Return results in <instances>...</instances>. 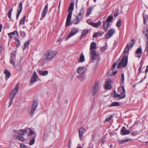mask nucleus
<instances>
[{
    "label": "nucleus",
    "mask_w": 148,
    "mask_h": 148,
    "mask_svg": "<svg viewBox=\"0 0 148 148\" xmlns=\"http://www.w3.org/2000/svg\"><path fill=\"white\" fill-rule=\"evenodd\" d=\"M146 33L145 34V36L146 37V39H148V25L146 24Z\"/></svg>",
    "instance_id": "a18cd8bd"
},
{
    "label": "nucleus",
    "mask_w": 148,
    "mask_h": 148,
    "mask_svg": "<svg viewBox=\"0 0 148 148\" xmlns=\"http://www.w3.org/2000/svg\"><path fill=\"white\" fill-rule=\"evenodd\" d=\"M19 84H17L14 89L12 90L11 92V95H16L17 93L19 91Z\"/></svg>",
    "instance_id": "412c9836"
},
{
    "label": "nucleus",
    "mask_w": 148,
    "mask_h": 148,
    "mask_svg": "<svg viewBox=\"0 0 148 148\" xmlns=\"http://www.w3.org/2000/svg\"><path fill=\"white\" fill-rule=\"evenodd\" d=\"M84 8L82 7L81 8L80 10V12L82 14V15H83L84 14Z\"/></svg>",
    "instance_id": "603ef678"
},
{
    "label": "nucleus",
    "mask_w": 148,
    "mask_h": 148,
    "mask_svg": "<svg viewBox=\"0 0 148 148\" xmlns=\"http://www.w3.org/2000/svg\"><path fill=\"white\" fill-rule=\"evenodd\" d=\"M117 72V71H116L114 72H113L111 74H110L109 71H108V73H109V75H108V76L111 75H113L114 76L116 74Z\"/></svg>",
    "instance_id": "13d9d810"
},
{
    "label": "nucleus",
    "mask_w": 148,
    "mask_h": 148,
    "mask_svg": "<svg viewBox=\"0 0 148 148\" xmlns=\"http://www.w3.org/2000/svg\"><path fill=\"white\" fill-rule=\"evenodd\" d=\"M93 7H90L87 9L86 13V16H88L91 14V11L93 10Z\"/></svg>",
    "instance_id": "c756f323"
},
{
    "label": "nucleus",
    "mask_w": 148,
    "mask_h": 148,
    "mask_svg": "<svg viewBox=\"0 0 148 148\" xmlns=\"http://www.w3.org/2000/svg\"><path fill=\"white\" fill-rule=\"evenodd\" d=\"M117 63L116 62H114L113 65H112V69H111L110 70V71H113V69H114L115 67V66H116V65H117Z\"/></svg>",
    "instance_id": "864d4df0"
},
{
    "label": "nucleus",
    "mask_w": 148,
    "mask_h": 148,
    "mask_svg": "<svg viewBox=\"0 0 148 148\" xmlns=\"http://www.w3.org/2000/svg\"><path fill=\"white\" fill-rule=\"evenodd\" d=\"M12 8L9 9V10L8 11V17L10 19L11 18V12H12Z\"/></svg>",
    "instance_id": "49530a36"
},
{
    "label": "nucleus",
    "mask_w": 148,
    "mask_h": 148,
    "mask_svg": "<svg viewBox=\"0 0 148 148\" xmlns=\"http://www.w3.org/2000/svg\"><path fill=\"white\" fill-rule=\"evenodd\" d=\"M121 19H119L117 21L116 26L118 27H120L121 26Z\"/></svg>",
    "instance_id": "37998d69"
},
{
    "label": "nucleus",
    "mask_w": 148,
    "mask_h": 148,
    "mask_svg": "<svg viewBox=\"0 0 148 148\" xmlns=\"http://www.w3.org/2000/svg\"><path fill=\"white\" fill-rule=\"evenodd\" d=\"M129 141V140L128 139H127L124 140H119L118 141L120 144H122L125 143Z\"/></svg>",
    "instance_id": "e433bc0d"
},
{
    "label": "nucleus",
    "mask_w": 148,
    "mask_h": 148,
    "mask_svg": "<svg viewBox=\"0 0 148 148\" xmlns=\"http://www.w3.org/2000/svg\"><path fill=\"white\" fill-rule=\"evenodd\" d=\"M22 9V3L21 2L20 3L18 10L17 14L16 16V19L18 20V17H19L20 13H21Z\"/></svg>",
    "instance_id": "f3484780"
},
{
    "label": "nucleus",
    "mask_w": 148,
    "mask_h": 148,
    "mask_svg": "<svg viewBox=\"0 0 148 148\" xmlns=\"http://www.w3.org/2000/svg\"><path fill=\"white\" fill-rule=\"evenodd\" d=\"M105 138H103L102 139L101 142L103 144L104 142Z\"/></svg>",
    "instance_id": "774afa93"
},
{
    "label": "nucleus",
    "mask_w": 148,
    "mask_h": 148,
    "mask_svg": "<svg viewBox=\"0 0 148 148\" xmlns=\"http://www.w3.org/2000/svg\"><path fill=\"white\" fill-rule=\"evenodd\" d=\"M15 95H10V100L12 101H13V99L14 98Z\"/></svg>",
    "instance_id": "5fc2aeb1"
},
{
    "label": "nucleus",
    "mask_w": 148,
    "mask_h": 148,
    "mask_svg": "<svg viewBox=\"0 0 148 148\" xmlns=\"http://www.w3.org/2000/svg\"><path fill=\"white\" fill-rule=\"evenodd\" d=\"M29 41L30 40H28L25 42L24 45V48H23V50L25 49L26 47H28L29 44Z\"/></svg>",
    "instance_id": "c9c22d12"
},
{
    "label": "nucleus",
    "mask_w": 148,
    "mask_h": 148,
    "mask_svg": "<svg viewBox=\"0 0 148 148\" xmlns=\"http://www.w3.org/2000/svg\"><path fill=\"white\" fill-rule=\"evenodd\" d=\"M13 103V101H10V103L9 104V107H10L11 105Z\"/></svg>",
    "instance_id": "69168bd1"
},
{
    "label": "nucleus",
    "mask_w": 148,
    "mask_h": 148,
    "mask_svg": "<svg viewBox=\"0 0 148 148\" xmlns=\"http://www.w3.org/2000/svg\"><path fill=\"white\" fill-rule=\"evenodd\" d=\"M147 42H146V47L144 51L145 52H146L147 56H148V39H147Z\"/></svg>",
    "instance_id": "72a5a7b5"
},
{
    "label": "nucleus",
    "mask_w": 148,
    "mask_h": 148,
    "mask_svg": "<svg viewBox=\"0 0 148 148\" xmlns=\"http://www.w3.org/2000/svg\"><path fill=\"white\" fill-rule=\"evenodd\" d=\"M15 43L16 44L17 47H18L19 46L20 43V41L17 37H15Z\"/></svg>",
    "instance_id": "a19ab883"
},
{
    "label": "nucleus",
    "mask_w": 148,
    "mask_h": 148,
    "mask_svg": "<svg viewBox=\"0 0 148 148\" xmlns=\"http://www.w3.org/2000/svg\"><path fill=\"white\" fill-rule=\"evenodd\" d=\"M142 16L143 18V23L144 25H146L148 21V14L146 13L145 10H144L143 11L142 14Z\"/></svg>",
    "instance_id": "ddd939ff"
},
{
    "label": "nucleus",
    "mask_w": 148,
    "mask_h": 148,
    "mask_svg": "<svg viewBox=\"0 0 148 148\" xmlns=\"http://www.w3.org/2000/svg\"><path fill=\"white\" fill-rule=\"evenodd\" d=\"M142 49L141 48H138L135 52V57L138 58H140L141 57V55L140 54L142 52Z\"/></svg>",
    "instance_id": "aec40b11"
},
{
    "label": "nucleus",
    "mask_w": 148,
    "mask_h": 148,
    "mask_svg": "<svg viewBox=\"0 0 148 148\" xmlns=\"http://www.w3.org/2000/svg\"><path fill=\"white\" fill-rule=\"evenodd\" d=\"M98 36H101L102 35L105 33V32H98Z\"/></svg>",
    "instance_id": "680f3d73"
},
{
    "label": "nucleus",
    "mask_w": 148,
    "mask_h": 148,
    "mask_svg": "<svg viewBox=\"0 0 148 148\" xmlns=\"http://www.w3.org/2000/svg\"><path fill=\"white\" fill-rule=\"evenodd\" d=\"M80 21V18H78V16H77L76 18L73 19L72 23H73L75 24H77L79 23Z\"/></svg>",
    "instance_id": "7c9ffc66"
},
{
    "label": "nucleus",
    "mask_w": 148,
    "mask_h": 148,
    "mask_svg": "<svg viewBox=\"0 0 148 148\" xmlns=\"http://www.w3.org/2000/svg\"><path fill=\"white\" fill-rule=\"evenodd\" d=\"M38 76L36 74V73L35 71H34V73L33 75V76L31 78V80L30 81L31 84L36 82L37 81V79L38 78Z\"/></svg>",
    "instance_id": "a211bd4d"
},
{
    "label": "nucleus",
    "mask_w": 148,
    "mask_h": 148,
    "mask_svg": "<svg viewBox=\"0 0 148 148\" xmlns=\"http://www.w3.org/2000/svg\"><path fill=\"white\" fill-rule=\"evenodd\" d=\"M96 48V44L95 43L92 42L91 43V45H90V51H92V49H95Z\"/></svg>",
    "instance_id": "473e14b6"
},
{
    "label": "nucleus",
    "mask_w": 148,
    "mask_h": 148,
    "mask_svg": "<svg viewBox=\"0 0 148 148\" xmlns=\"http://www.w3.org/2000/svg\"><path fill=\"white\" fill-rule=\"evenodd\" d=\"M88 32H89V29H84L80 37V39H82L83 36L86 35L88 34Z\"/></svg>",
    "instance_id": "cd10ccee"
},
{
    "label": "nucleus",
    "mask_w": 148,
    "mask_h": 148,
    "mask_svg": "<svg viewBox=\"0 0 148 148\" xmlns=\"http://www.w3.org/2000/svg\"><path fill=\"white\" fill-rule=\"evenodd\" d=\"M129 50V44H128L127 45L126 47H125L124 50V53H126Z\"/></svg>",
    "instance_id": "c03bdc74"
},
{
    "label": "nucleus",
    "mask_w": 148,
    "mask_h": 148,
    "mask_svg": "<svg viewBox=\"0 0 148 148\" xmlns=\"http://www.w3.org/2000/svg\"><path fill=\"white\" fill-rule=\"evenodd\" d=\"M13 138L15 139H17L18 140H20L21 142H24L25 140V139L22 136L13 135Z\"/></svg>",
    "instance_id": "b1692460"
},
{
    "label": "nucleus",
    "mask_w": 148,
    "mask_h": 148,
    "mask_svg": "<svg viewBox=\"0 0 148 148\" xmlns=\"http://www.w3.org/2000/svg\"><path fill=\"white\" fill-rule=\"evenodd\" d=\"M115 30L113 29H110L108 32V34H106L105 35V38L106 39H109L112 36L114 33H115Z\"/></svg>",
    "instance_id": "2eb2a0df"
},
{
    "label": "nucleus",
    "mask_w": 148,
    "mask_h": 148,
    "mask_svg": "<svg viewBox=\"0 0 148 148\" xmlns=\"http://www.w3.org/2000/svg\"><path fill=\"white\" fill-rule=\"evenodd\" d=\"M38 103L36 100L34 99L33 102L32 107V110L29 113V114L31 117H32L34 115V112L36 110L38 106Z\"/></svg>",
    "instance_id": "39448f33"
},
{
    "label": "nucleus",
    "mask_w": 148,
    "mask_h": 148,
    "mask_svg": "<svg viewBox=\"0 0 148 148\" xmlns=\"http://www.w3.org/2000/svg\"><path fill=\"white\" fill-rule=\"evenodd\" d=\"M24 131L25 134H26L28 136H29L31 135L34 134V132L30 129L27 128Z\"/></svg>",
    "instance_id": "4be33fe9"
},
{
    "label": "nucleus",
    "mask_w": 148,
    "mask_h": 148,
    "mask_svg": "<svg viewBox=\"0 0 148 148\" xmlns=\"http://www.w3.org/2000/svg\"><path fill=\"white\" fill-rule=\"evenodd\" d=\"M36 137V136L34 135L33 138L30 140L29 145H33L35 142V138Z\"/></svg>",
    "instance_id": "58836bf2"
},
{
    "label": "nucleus",
    "mask_w": 148,
    "mask_h": 148,
    "mask_svg": "<svg viewBox=\"0 0 148 148\" xmlns=\"http://www.w3.org/2000/svg\"><path fill=\"white\" fill-rule=\"evenodd\" d=\"M98 83H95L92 87L91 91L92 94L93 95H95L97 92L98 90Z\"/></svg>",
    "instance_id": "423d86ee"
},
{
    "label": "nucleus",
    "mask_w": 148,
    "mask_h": 148,
    "mask_svg": "<svg viewBox=\"0 0 148 148\" xmlns=\"http://www.w3.org/2000/svg\"><path fill=\"white\" fill-rule=\"evenodd\" d=\"M58 53V52L55 50L48 49L46 50L43 56L42 59L44 61H51L56 57Z\"/></svg>",
    "instance_id": "f257e3e1"
},
{
    "label": "nucleus",
    "mask_w": 148,
    "mask_h": 148,
    "mask_svg": "<svg viewBox=\"0 0 148 148\" xmlns=\"http://www.w3.org/2000/svg\"><path fill=\"white\" fill-rule=\"evenodd\" d=\"M19 33L20 34V35L22 37H25L26 36V34L25 32L23 31H20L19 32Z\"/></svg>",
    "instance_id": "de8ad7c7"
},
{
    "label": "nucleus",
    "mask_w": 148,
    "mask_h": 148,
    "mask_svg": "<svg viewBox=\"0 0 148 148\" xmlns=\"http://www.w3.org/2000/svg\"><path fill=\"white\" fill-rule=\"evenodd\" d=\"M120 106V103L118 102H112L109 106L108 107H118Z\"/></svg>",
    "instance_id": "bb28decb"
},
{
    "label": "nucleus",
    "mask_w": 148,
    "mask_h": 148,
    "mask_svg": "<svg viewBox=\"0 0 148 148\" xmlns=\"http://www.w3.org/2000/svg\"><path fill=\"white\" fill-rule=\"evenodd\" d=\"M48 4H46L42 12V16L40 18V20H42L45 16L48 10Z\"/></svg>",
    "instance_id": "f8f14e48"
},
{
    "label": "nucleus",
    "mask_w": 148,
    "mask_h": 148,
    "mask_svg": "<svg viewBox=\"0 0 148 148\" xmlns=\"http://www.w3.org/2000/svg\"><path fill=\"white\" fill-rule=\"evenodd\" d=\"M132 43H130V48H132V47L134 46V42H135V40L134 39H132Z\"/></svg>",
    "instance_id": "8fccbe9b"
},
{
    "label": "nucleus",
    "mask_w": 148,
    "mask_h": 148,
    "mask_svg": "<svg viewBox=\"0 0 148 148\" xmlns=\"http://www.w3.org/2000/svg\"><path fill=\"white\" fill-rule=\"evenodd\" d=\"M113 19V17L111 15L109 16L106 20V21L110 23L111 22Z\"/></svg>",
    "instance_id": "f704fd0d"
},
{
    "label": "nucleus",
    "mask_w": 148,
    "mask_h": 148,
    "mask_svg": "<svg viewBox=\"0 0 148 148\" xmlns=\"http://www.w3.org/2000/svg\"><path fill=\"white\" fill-rule=\"evenodd\" d=\"M79 32V29L77 28H74L71 31L69 34L68 36L66 38L67 40L69 38L75 35L76 34Z\"/></svg>",
    "instance_id": "9b49d317"
},
{
    "label": "nucleus",
    "mask_w": 148,
    "mask_h": 148,
    "mask_svg": "<svg viewBox=\"0 0 148 148\" xmlns=\"http://www.w3.org/2000/svg\"><path fill=\"white\" fill-rule=\"evenodd\" d=\"M118 15H119V13H116V14H115L114 15V16L115 17H116L118 16Z\"/></svg>",
    "instance_id": "338daca9"
},
{
    "label": "nucleus",
    "mask_w": 148,
    "mask_h": 148,
    "mask_svg": "<svg viewBox=\"0 0 148 148\" xmlns=\"http://www.w3.org/2000/svg\"><path fill=\"white\" fill-rule=\"evenodd\" d=\"M4 73L5 74L6 76L5 79L6 80H7L11 75L10 73L7 69H5V70Z\"/></svg>",
    "instance_id": "c85d7f7f"
},
{
    "label": "nucleus",
    "mask_w": 148,
    "mask_h": 148,
    "mask_svg": "<svg viewBox=\"0 0 148 148\" xmlns=\"http://www.w3.org/2000/svg\"><path fill=\"white\" fill-rule=\"evenodd\" d=\"M114 97H117L119 98V99H122L123 98H124L125 97L126 95L125 94H124L122 95H120L118 94L117 93H116V91L114 90Z\"/></svg>",
    "instance_id": "5701e85b"
},
{
    "label": "nucleus",
    "mask_w": 148,
    "mask_h": 148,
    "mask_svg": "<svg viewBox=\"0 0 148 148\" xmlns=\"http://www.w3.org/2000/svg\"><path fill=\"white\" fill-rule=\"evenodd\" d=\"M26 18L25 16H24L20 20L19 23L21 24H23L25 23V21Z\"/></svg>",
    "instance_id": "79ce46f5"
},
{
    "label": "nucleus",
    "mask_w": 148,
    "mask_h": 148,
    "mask_svg": "<svg viewBox=\"0 0 148 148\" xmlns=\"http://www.w3.org/2000/svg\"><path fill=\"white\" fill-rule=\"evenodd\" d=\"M16 34L17 36H18L19 34L17 31L16 30H15L14 31L9 33L8 34V35L9 37L10 38H12L13 37V36L15 34Z\"/></svg>",
    "instance_id": "393cba45"
},
{
    "label": "nucleus",
    "mask_w": 148,
    "mask_h": 148,
    "mask_svg": "<svg viewBox=\"0 0 148 148\" xmlns=\"http://www.w3.org/2000/svg\"><path fill=\"white\" fill-rule=\"evenodd\" d=\"M142 65L141 64H140V66L139 67L138 69V72H139V73H140L141 71L142 70Z\"/></svg>",
    "instance_id": "4d7b16f0"
},
{
    "label": "nucleus",
    "mask_w": 148,
    "mask_h": 148,
    "mask_svg": "<svg viewBox=\"0 0 148 148\" xmlns=\"http://www.w3.org/2000/svg\"><path fill=\"white\" fill-rule=\"evenodd\" d=\"M38 71L40 75L41 76L46 75L48 73V71L47 70L44 71L40 70H38Z\"/></svg>",
    "instance_id": "a878e982"
},
{
    "label": "nucleus",
    "mask_w": 148,
    "mask_h": 148,
    "mask_svg": "<svg viewBox=\"0 0 148 148\" xmlns=\"http://www.w3.org/2000/svg\"><path fill=\"white\" fill-rule=\"evenodd\" d=\"M120 92L121 94H123L125 92V90L124 86H121V87L120 88Z\"/></svg>",
    "instance_id": "ea45409f"
},
{
    "label": "nucleus",
    "mask_w": 148,
    "mask_h": 148,
    "mask_svg": "<svg viewBox=\"0 0 148 148\" xmlns=\"http://www.w3.org/2000/svg\"><path fill=\"white\" fill-rule=\"evenodd\" d=\"M103 29L105 32H106L108 27H109L110 23L106 21H103Z\"/></svg>",
    "instance_id": "dca6fc26"
},
{
    "label": "nucleus",
    "mask_w": 148,
    "mask_h": 148,
    "mask_svg": "<svg viewBox=\"0 0 148 148\" xmlns=\"http://www.w3.org/2000/svg\"><path fill=\"white\" fill-rule=\"evenodd\" d=\"M93 146L91 143H89L88 145V148H93Z\"/></svg>",
    "instance_id": "e2e57ef3"
},
{
    "label": "nucleus",
    "mask_w": 148,
    "mask_h": 148,
    "mask_svg": "<svg viewBox=\"0 0 148 148\" xmlns=\"http://www.w3.org/2000/svg\"><path fill=\"white\" fill-rule=\"evenodd\" d=\"M128 62V57L126 55H124L122 59L118 64L117 68L120 69L122 67L123 68L125 67L127 65Z\"/></svg>",
    "instance_id": "7ed1b4c3"
},
{
    "label": "nucleus",
    "mask_w": 148,
    "mask_h": 148,
    "mask_svg": "<svg viewBox=\"0 0 148 148\" xmlns=\"http://www.w3.org/2000/svg\"><path fill=\"white\" fill-rule=\"evenodd\" d=\"M121 79L122 82H121V84H122L124 83V75L123 73H122L121 76Z\"/></svg>",
    "instance_id": "09e8293b"
},
{
    "label": "nucleus",
    "mask_w": 148,
    "mask_h": 148,
    "mask_svg": "<svg viewBox=\"0 0 148 148\" xmlns=\"http://www.w3.org/2000/svg\"><path fill=\"white\" fill-rule=\"evenodd\" d=\"M85 60L84 56L83 54L80 55V57L78 60V62H83Z\"/></svg>",
    "instance_id": "2f4dec72"
},
{
    "label": "nucleus",
    "mask_w": 148,
    "mask_h": 148,
    "mask_svg": "<svg viewBox=\"0 0 148 148\" xmlns=\"http://www.w3.org/2000/svg\"><path fill=\"white\" fill-rule=\"evenodd\" d=\"M90 56L91 59L92 60H94L95 59H97V63H98L100 60V58L99 56L96 53V51L93 50L91 51L90 53Z\"/></svg>",
    "instance_id": "20e7f679"
},
{
    "label": "nucleus",
    "mask_w": 148,
    "mask_h": 148,
    "mask_svg": "<svg viewBox=\"0 0 148 148\" xmlns=\"http://www.w3.org/2000/svg\"><path fill=\"white\" fill-rule=\"evenodd\" d=\"M74 3L72 2L70 3L68 9V12H69L68 14L65 23L66 26H69L71 24V18L72 12L74 9Z\"/></svg>",
    "instance_id": "f03ea898"
},
{
    "label": "nucleus",
    "mask_w": 148,
    "mask_h": 148,
    "mask_svg": "<svg viewBox=\"0 0 148 148\" xmlns=\"http://www.w3.org/2000/svg\"><path fill=\"white\" fill-rule=\"evenodd\" d=\"M131 134L132 136H135L137 134V133L135 132H133Z\"/></svg>",
    "instance_id": "0e129e2a"
},
{
    "label": "nucleus",
    "mask_w": 148,
    "mask_h": 148,
    "mask_svg": "<svg viewBox=\"0 0 148 148\" xmlns=\"http://www.w3.org/2000/svg\"><path fill=\"white\" fill-rule=\"evenodd\" d=\"M112 81L110 79H107L105 81V85L104 88L106 90H110L112 88L111 82Z\"/></svg>",
    "instance_id": "0eeeda50"
},
{
    "label": "nucleus",
    "mask_w": 148,
    "mask_h": 148,
    "mask_svg": "<svg viewBox=\"0 0 148 148\" xmlns=\"http://www.w3.org/2000/svg\"><path fill=\"white\" fill-rule=\"evenodd\" d=\"M20 148H26V146L23 144L21 143L20 145Z\"/></svg>",
    "instance_id": "052dcab7"
},
{
    "label": "nucleus",
    "mask_w": 148,
    "mask_h": 148,
    "mask_svg": "<svg viewBox=\"0 0 148 148\" xmlns=\"http://www.w3.org/2000/svg\"><path fill=\"white\" fill-rule=\"evenodd\" d=\"M88 20H87L86 22L88 23L90 25H91L92 27L95 28H97L99 26L101 25V23L100 20H99L98 21L97 23H94L93 22H88Z\"/></svg>",
    "instance_id": "1a4fd4ad"
},
{
    "label": "nucleus",
    "mask_w": 148,
    "mask_h": 148,
    "mask_svg": "<svg viewBox=\"0 0 148 148\" xmlns=\"http://www.w3.org/2000/svg\"><path fill=\"white\" fill-rule=\"evenodd\" d=\"M86 130L83 127H81L78 129V132L79 134V137L81 140H82V138L83 137V134L85 132Z\"/></svg>",
    "instance_id": "6e6552de"
},
{
    "label": "nucleus",
    "mask_w": 148,
    "mask_h": 148,
    "mask_svg": "<svg viewBox=\"0 0 148 148\" xmlns=\"http://www.w3.org/2000/svg\"><path fill=\"white\" fill-rule=\"evenodd\" d=\"M107 47L106 46H103L101 49V50L102 52H104L106 49Z\"/></svg>",
    "instance_id": "6e6d98bb"
},
{
    "label": "nucleus",
    "mask_w": 148,
    "mask_h": 148,
    "mask_svg": "<svg viewBox=\"0 0 148 148\" xmlns=\"http://www.w3.org/2000/svg\"><path fill=\"white\" fill-rule=\"evenodd\" d=\"M86 71V68L82 67H79L77 69V73L81 75H82Z\"/></svg>",
    "instance_id": "4468645a"
},
{
    "label": "nucleus",
    "mask_w": 148,
    "mask_h": 148,
    "mask_svg": "<svg viewBox=\"0 0 148 148\" xmlns=\"http://www.w3.org/2000/svg\"><path fill=\"white\" fill-rule=\"evenodd\" d=\"M113 117V115H111L109 116L108 118H107L105 120V122H107L110 121L111 119Z\"/></svg>",
    "instance_id": "3c124183"
},
{
    "label": "nucleus",
    "mask_w": 148,
    "mask_h": 148,
    "mask_svg": "<svg viewBox=\"0 0 148 148\" xmlns=\"http://www.w3.org/2000/svg\"><path fill=\"white\" fill-rule=\"evenodd\" d=\"M125 127H123L121 131V134L122 135H125L130 134V132L128 130H126Z\"/></svg>",
    "instance_id": "6ab92c4d"
},
{
    "label": "nucleus",
    "mask_w": 148,
    "mask_h": 148,
    "mask_svg": "<svg viewBox=\"0 0 148 148\" xmlns=\"http://www.w3.org/2000/svg\"><path fill=\"white\" fill-rule=\"evenodd\" d=\"M17 134L19 135H23L25 134L24 130L23 129L18 130L17 132Z\"/></svg>",
    "instance_id": "4c0bfd02"
},
{
    "label": "nucleus",
    "mask_w": 148,
    "mask_h": 148,
    "mask_svg": "<svg viewBox=\"0 0 148 148\" xmlns=\"http://www.w3.org/2000/svg\"><path fill=\"white\" fill-rule=\"evenodd\" d=\"M16 55L13 53H12L10 57V62L15 67V66L14 60H16Z\"/></svg>",
    "instance_id": "9d476101"
},
{
    "label": "nucleus",
    "mask_w": 148,
    "mask_h": 148,
    "mask_svg": "<svg viewBox=\"0 0 148 148\" xmlns=\"http://www.w3.org/2000/svg\"><path fill=\"white\" fill-rule=\"evenodd\" d=\"M98 34V33H94L92 36V38H94L97 37L98 36H99Z\"/></svg>",
    "instance_id": "bf43d9fd"
}]
</instances>
